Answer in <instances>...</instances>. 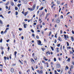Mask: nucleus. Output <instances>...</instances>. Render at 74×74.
Instances as JSON below:
<instances>
[{"instance_id": "1", "label": "nucleus", "mask_w": 74, "mask_h": 74, "mask_svg": "<svg viewBox=\"0 0 74 74\" xmlns=\"http://www.w3.org/2000/svg\"><path fill=\"white\" fill-rule=\"evenodd\" d=\"M36 7V4H34V5L33 6H32V8H28V9L29 10H30L31 11H34V10H35V8Z\"/></svg>"}, {"instance_id": "2", "label": "nucleus", "mask_w": 74, "mask_h": 74, "mask_svg": "<svg viewBox=\"0 0 74 74\" xmlns=\"http://www.w3.org/2000/svg\"><path fill=\"white\" fill-rule=\"evenodd\" d=\"M37 72L38 73V74H42L43 73V71H42V70H41L40 71L38 70L37 71Z\"/></svg>"}, {"instance_id": "3", "label": "nucleus", "mask_w": 74, "mask_h": 74, "mask_svg": "<svg viewBox=\"0 0 74 74\" xmlns=\"http://www.w3.org/2000/svg\"><path fill=\"white\" fill-rule=\"evenodd\" d=\"M56 22L58 23H59L60 22V19L59 18H57L56 19Z\"/></svg>"}, {"instance_id": "4", "label": "nucleus", "mask_w": 74, "mask_h": 74, "mask_svg": "<svg viewBox=\"0 0 74 74\" xmlns=\"http://www.w3.org/2000/svg\"><path fill=\"white\" fill-rule=\"evenodd\" d=\"M60 64H56V68L57 69H59L60 67Z\"/></svg>"}, {"instance_id": "5", "label": "nucleus", "mask_w": 74, "mask_h": 74, "mask_svg": "<svg viewBox=\"0 0 74 74\" xmlns=\"http://www.w3.org/2000/svg\"><path fill=\"white\" fill-rule=\"evenodd\" d=\"M38 45H41V41L39 40L38 42Z\"/></svg>"}, {"instance_id": "6", "label": "nucleus", "mask_w": 74, "mask_h": 74, "mask_svg": "<svg viewBox=\"0 0 74 74\" xmlns=\"http://www.w3.org/2000/svg\"><path fill=\"white\" fill-rule=\"evenodd\" d=\"M11 73H14V68H12L11 69Z\"/></svg>"}, {"instance_id": "7", "label": "nucleus", "mask_w": 74, "mask_h": 74, "mask_svg": "<svg viewBox=\"0 0 74 74\" xmlns=\"http://www.w3.org/2000/svg\"><path fill=\"white\" fill-rule=\"evenodd\" d=\"M10 4L11 5H12V6L14 5V3H13V2H12V1H11V2H10Z\"/></svg>"}, {"instance_id": "8", "label": "nucleus", "mask_w": 74, "mask_h": 74, "mask_svg": "<svg viewBox=\"0 0 74 74\" xmlns=\"http://www.w3.org/2000/svg\"><path fill=\"white\" fill-rule=\"evenodd\" d=\"M28 13L29 12H25V13L24 14L25 16H26V15H27V14H28Z\"/></svg>"}, {"instance_id": "9", "label": "nucleus", "mask_w": 74, "mask_h": 74, "mask_svg": "<svg viewBox=\"0 0 74 74\" xmlns=\"http://www.w3.org/2000/svg\"><path fill=\"white\" fill-rule=\"evenodd\" d=\"M58 40L59 41H62V40L61 39V38L60 37H59Z\"/></svg>"}, {"instance_id": "10", "label": "nucleus", "mask_w": 74, "mask_h": 74, "mask_svg": "<svg viewBox=\"0 0 74 74\" xmlns=\"http://www.w3.org/2000/svg\"><path fill=\"white\" fill-rule=\"evenodd\" d=\"M17 54V52L16 51H15L14 52V55L15 56V58L16 57V54Z\"/></svg>"}, {"instance_id": "11", "label": "nucleus", "mask_w": 74, "mask_h": 74, "mask_svg": "<svg viewBox=\"0 0 74 74\" xmlns=\"http://www.w3.org/2000/svg\"><path fill=\"white\" fill-rule=\"evenodd\" d=\"M73 69V65H71V66L70 71H71V69Z\"/></svg>"}, {"instance_id": "12", "label": "nucleus", "mask_w": 74, "mask_h": 74, "mask_svg": "<svg viewBox=\"0 0 74 74\" xmlns=\"http://www.w3.org/2000/svg\"><path fill=\"white\" fill-rule=\"evenodd\" d=\"M26 26H27V24H25L24 25V27L25 29L26 28Z\"/></svg>"}, {"instance_id": "13", "label": "nucleus", "mask_w": 74, "mask_h": 74, "mask_svg": "<svg viewBox=\"0 0 74 74\" xmlns=\"http://www.w3.org/2000/svg\"><path fill=\"white\" fill-rule=\"evenodd\" d=\"M34 59L35 60H37V57H35L34 58Z\"/></svg>"}, {"instance_id": "14", "label": "nucleus", "mask_w": 74, "mask_h": 74, "mask_svg": "<svg viewBox=\"0 0 74 74\" xmlns=\"http://www.w3.org/2000/svg\"><path fill=\"white\" fill-rule=\"evenodd\" d=\"M0 17H1L3 19H4V17L3 16V15L2 14L0 15Z\"/></svg>"}, {"instance_id": "15", "label": "nucleus", "mask_w": 74, "mask_h": 74, "mask_svg": "<svg viewBox=\"0 0 74 74\" xmlns=\"http://www.w3.org/2000/svg\"><path fill=\"white\" fill-rule=\"evenodd\" d=\"M55 4H53V5H52L51 6V8H53V7H54V6H55Z\"/></svg>"}, {"instance_id": "16", "label": "nucleus", "mask_w": 74, "mask_h": 74, "mask_svg": "<svg viewBox=\"0 0 74 74\" xmlns=\"http://www.w3.org/2000/svg\"><path fill=\"white\" fill-rule=\"evenodd\" d=\"M71 38L72 39V41L73 42V40H74V38H73V37L72 36Z\"/></svg>"}, {"instance_id": "17", "label": "nucleus", "mask_w": 74, "mask_h": 74, "mask_svg": "<svg viewBox=\"0 0 74 74\" xmlns=\"http://www.w3.org/2000/svg\"><path fill=\"white\" fill-rule=\"evenodd\" d=\"M67 49H71V47H67Z\"/></svg>"}, {"instance_id": "18", "label": "nucleus", "mask_w": 74, "mask_h": 74, "mask_svg": "<svg viewBox=\"0 0 74 74\" xmlns=\"http://www.w3.org/2000/svg\"><path fill=\"white\" fill-rule=\"evenodd\" d=\"M9 3H10V2L8 1L7 2V3L5 4L6 5H8L9 4Z\"/></svg>"}, {"instance_id": "19", "label": "nucleus", "mask_w": 74, "mask_h": 74, "mask_svg": "<svg viewBox=\"0 0 74 74\" xmlns=\"http://www.w3.org/2000/svg\"><path fill=\"white\" fill-rule=\"evenodd\" d=\"M43 8H44V7H42L40 9H39V10H43Z\"/></svg>"}, {"instance_id": "20", "label": "nucleus", "mask_w": 74, "mask_h": 74, "mask_svg": "<svg viewBox=\"0 0 74 74\" xmlns=\"http://www.w3.org/2000/svg\"><path fill=\"white\" fill-rule=\"evenodd\" d=\"M0 23L1 24H3V21L1 20H0Z\"/></svg>"}, {"instance_id": "21", "label": "nucleus", "mask_w": 74, "mask_h": 74, "mask_svg": "<svg viewBox=\"0 0 74 74\" xmlns=\"http://www.w3.org/2000/svg\"><path fill=\"white\" fill-rule=\"evenodd\" d=\"M21 5H22L21 4H18V7H20V6H21Z\"/></svg>"}, {"instance_id": "22", "label": "nucleus", "mask_w": 74, "mask_h": 74, "mask_svg": "<svg viewBox=\"0 0 74 74\" xmlns=\"http://www.w3.org/2000/svg\"><path fill=\"white\" fill-rule=\"evenodd\" d=\"M51 49L53 51L54 49H53V47H51V46L50 47Z\"/></svg>"}, {"instance_id": "23", "label": "nucleus", "mask_w": 74, "mask_h": 74, "mask_svg": "<svg viewBox=\"0 0 74 74\" xmlns=\"http://www.w3.org/2000/svg\"><path fill=\"white\" fill-rule=\"evenodd\" d=\"M66 43H67V46H69V43H68V42H66Z\"/></svg>"}, {"instance_id": "24", "label": "nucleus", "mask_w": 74, "mask_h": 74, "mask_svg": "<svg viewBox=\"0 0 74 74\" xmlns=\"http://www.w3.org/2000/svg\"><path fill=\"white\" fill-rule=\"evenodd\" d=\"M56 42H57V40H56V39H55V40H54V43L55 44H56Z\"/></svg>"}, {"instance_id": "25", "label": "nucleus", "mask_w": 74, "mask_h": 74, "mask_svg": "<svg viewBox=\"0 0 74 74\" xmlns=\"http://www.w3.org/2000/svg\"><path fill=\"white\" fill-rule=\"evenodd\" d=\"M69 62H70V58H68V59L67 60Z\"/></svg>"}, {"instance_id": "26", "label": "nucleus", "mask_w": 74, "mask_h": 74, "mask_svg": "<svg viewBox=\"0 0 74 74\" xmlns=\"http://www.w3.org/2000/svg\"><path fill=\"white\" fill-rule=\"evenodd\" d=\"M60 44H59L57 45V47H60Z\"/></svg>"}, {"instance_id": "27", "label": "nucleus", "mask_w": 74, "mask_h": 74, "mask_svg": "<svg viewBox=\"0 0 74 74\" xmlns=\"http://www.w3.org/2000/svg\"><path fill=\"white\" fill-rule=\"evenodd\" d=\"M54 62L56 61V58H54Z\"/></svg>"}, {"instance_id": "28", "label": "nucleus", "mask_w": 74, "mask_h": 74, "mask_svg": "<svg viewBox=\"0 0 74 74\" xmlns=\"http://www.w3.org/2000/svg\"><path fill=\"white\" fill-rule=\"evenodd\" d=\"M4 59L5 60H7V57L5 56L4 57Z\"/></svg>"}, {"instance_id": "29", "label": "nucleus", "mask_w": 74, "mask_h": 74, "mask_svg": "<svg viewBox=\"0 0 74 74\" xmlns=\"http://www.w3.org/2000/svg\"><path fill=\"white\" fill-rule=\"evenodd\" d=\"M52 33V32H50L49 34V36H50L51 35V33Z\"/></svg>"}, {"instance_id": "30", "label": "nucleus", "mask_w": 74, "mask_h": 74, "mask_svg": "<svg viewBox=\"0 0 74 74\" xmlns=\"http://www.w3.org/2000/svg\"><path fill=\"white\" fill-rule=\"evenodd\" d=\"M19 62L21 63V64H23V62H21V61H20V60H19Z\"/></svg>"}, {"instance_id": "31", "label": "nucleus", "mask_w": 74, "mask_h": 74, "mask_svg": "<svg viewBox=\"0 0 74 74\" xmlns=\"http://www.w3.org/2000/svg\"><path fill=\"white\" fill-rule=\"evenodd\" d=\"M64 38H66L67 37V36H66V35H64Z\"/></svg>"}, {"instance_id": "32", "label": "nucleus", "mask_w": 74, "mask_h": 74, "mask_svg": "<svg viewBox=\"0 0 74 74\" xmlns=\"http://www.w3.org/2000/svg\"><path fill=\"white\" fill-rule=\"evenodd\" d=\"M18 12H16V15H18Z\"/></svg>"}, {"instance_id": "33", "label": "nucleus", "mask_w": 74, "mask_h": 74, "mask_svg": "<svg viewBox=\"0 0 74 74\" xmlns=\"http://www.w3.org/2000/svg\"><path fill=\"white\" fill-rule=\"evenodd\" d=\"M57 71H58V72H60V70L57 69Z\"/></svg>"}, {"instance_id": "34", "label": "nucleus", "mask_w": 74, "mask_h": 74, "mask_svg": "<svg viewBox=\"0 0 74 74\" xmlns=\"http://www.w3.org/2000/svg\"><path fill=\"white\" fill-rule=\"evenodd\" d=\"M48 14H47L45 17V19H47V17H48Z\"/></svg>"}, {"instance_id": "35", "label": "nucleus", "mask_w": 74, "mask_h": 74, "mask_svg": "<svg viewBox=\"0 0 74 74\" xmlns=\"http://www.w3.org/2000/svg\"><path fill=\"white\" fill-rule=\"evenodd\" d=\"M60 18H62V19H63V15H61V16L60 17Z\"/></svg>"}, {"instance_id": "36", "label": "nucleus", "mask_w": 74, "mask_h": 74, "mask_svg": "<svg viewBox=\"0 0 74 74\" xmlns=\"http://www.w3.org/2000/svg\"><path fill=\"white\" fill-rule=\"evenodd\" d=\"M15 10L16 11L18 10V8H17V7H15Z\"/></svg>"}, {"instance_id": "37", "label": "nucleus", "mask_w": 74, "mask_h": 74, "mask_svg": "<svg viewBox=\"0 0 74 74\" xmlns=\"http://www.w3.org/2000/svg\"><path fill=\"white\" fill-rule=\"evenodd\" d=\"M66 69L67 70H68V69H69V67L67 66H66Z\"/></svg>"}, {"instance_id": "38", "label": "nucleus", "mask_w": 74, "mask_h": 74, "mask_svg": "<svg viewBox=\"0 0 74 74\" xmlns=\"http://www.w3.org/2000/svg\"><path fill=\"white\" fill-rule=\"evenodd\" d=\"M69 52L71 54H72V53H73V52H72V51H70Z\"/></svg>"}, {"instance_id": "39", "label": "nucleus", "mask_w": 74, "mask_h": 74, "mask_svg": "<svg viewBox=\"0 0 74 74\" xmlns=\"http://www.w3.org/2000/svg\"><path fill=\"white\" fill-rule=\"evenodd\" d=\"M31 32H32V33H34V30H33V29H31Z\"/></svg>"}, {"instance_id": "40", "label": "nucleus", "mask_w": 74, "mask_h": 74, "mask_svg": "<svg viewBox=\"0 0 74 74\" xmlns=\"http://www.w3.org/2000/svg\"><path fill=\"white\" fill-rule=\"evenodd\" d=\"M57 3L58 4H60V2H59V1H57Z\"/></svg>"}, {"instance_id": "41", "label": "nucleus", "mask_w": 74, "mask_h": 74, "mask_svg": "<svg viewBox=\"0 0 74 74\" xmlns=\"http://www.w3.org/2000/svg\"><path fill=\"white\" fill-rule=\"evenodd\" d=\"M57 34H55V37H56V38H57Z\"/></svg>"}, {"instance_id": "42", "label": "nucleus", "mask_w": 74, "mask_h": 74, "mask_svg": "<svg viewBox=\"0 0 74 74\" xmlns=\"http://www.w3.org/2000/svg\"><path fill=\"white\" fill-rule=\"evenodd\" d=\"M31 61H32H32H33V62H34V60L33 59V58H31Z\"/></svg>"}, {"instance_id": "43", "label": "nucleus", "mask_w": 74, "mask_h": 74, "mask_svg": "<svg viewBox=\"0 0 74 74\" xmlns=\"http://www.w3.org/2000/svg\"><path fill=\"white\" fill-rule=\"evenodd\" d=\"M32 36L34 37H35V35H34V34H32Z\"/></svg>"}, {"instance_id": "44", "label": "nucleus", "mask_w": 74, "mask_h": 74, "mask_svg": "<svg viewBox=\"0 0 74 74\" xmlns=\"http://www.w3.org/2000/svg\"><path fill=\"white\" fill-rule=\"evenodd\" d=\"M6 41H7V42H9V41H10V39L7 40H6Z\"/></svg>"}, {"instance_id": "45", "label": "nucleus", "mask_w": 74, "mask_h": 74, "mask_svg": "<svg viewBox=\"0 0 74 74\" xmlns=\"http://www.w3.org/2000/svg\"><path fill=\"white\" fill-rule=\"evenodd\" d=\"M3 41V39H1L0 40V42H2Z\"/></svg>"}, {"instance_id": "46", "label": "nucleus", "mask_w": 74, "mask_h": 74, "mask_svg": "<svg viewBox=\"0 0 74 74\" xmlns=\"http://www.w3.org/2000/svg\"><path fill=\"white\" fill-rule=\"evenodd\" d=\"M72 64H73V65H74V61H72Z\"/></svg>"}, {"instance_id": "47", "label": "nucleus", "mask_w": 74, "mask_h": 74, "mask_svg": "<svg viewBox=\"0 0 74 74\" xmlns=\"http://www.w3.org/2000/svg\"><path fill=\"white\" fill-rule=\"evenodd\" d=\"M12 65L13 66H16V64H13Z\"/></svg>"}, {"instance_id": "48", "label": "nucleus", "mask_w": 74, "mask_h": 74, "mask_svg": "<svg viewBox=\"0 0 74 74\" xmlns=\"http://www.w3.org/2000/svg\"><path fill=\"white\" fill-rule=\"evenodd\" d=\"M57 16H58V14H55V17L56 18L57 17Z\"/></svg>"}, {"instance_id": "49", "label": "nucleus", "mask_w": 74, "mask_h": 74, "mask_svg": "<svg viewBox=\"0 0 74 74\" xmlns=\"http://www.w3.org/2000/svg\"><path fill=\"white\" fill-rule=\"evenodd\" d=\"M34 53L32 54V56H33V57H34Z\"/></svg>"}, {"instance_id": "50", "label": "nucleus", "mask_w": 74, "mask_h": 74, "mask_svg": "<svg viewBox=\"0 0 74 74\" xmlns=\"http://www.w3.org/2000/svg\"><path fill=\"white\" fill-rule=\"evenodd\" d=\"M19 30H20V31H21L22 29L21 28H19Z\"/></svg>"}, {"instance_id": "51", "label": "nucleus", "mask_w": 74, "mask_h": 74, "mask_svg": "<svg viewBox=\"0 0 74 74\" xmlns=\"http://www.w3.org/2000/svg\"><path fill=\"white\" fill-rule=\"evenodd\" d=\"M24 12H24V11H23L21 13L23 14V15H24V14H25Z\"/></svg>"}, {"instance_id": "52", "label": "nucleus", "mask_w": 74, "mask_h": 74, "mask_svg": "<svg viewBox=\"0 0 74 74\" xmlns=\"http://www.w3.org/2000/svg\"><path fill=\"white\" fill-rule=\"evenodd\" d=\"M40 12V11L39 10H38L37 11V15H38V14H39V12Z\"/></svg>"}, {"instance_id": "53", "label": "nucleus", "mask_w": 74, "mask_h": 74, "mask_svg": "<svg viewBox=\"0 0 74 74\" xmlns=\"http://www.w3.org/2000/svg\"><path fill=\"white\" fill-rule=\"evenodd\" d=\"M44 14V13H42V14H41L40 15V17H41V16L42 15H43V14Z\"/></svg>"}, {"instance_id": "54", "label": "nucleus", "mask_w": 74, "mask_h": 74, "mask_svg": "<svg viewBox=\"0 0 74 74\" xmlns=\"http://www.w3.org/2000/svg\"><path fill=\"white\" fill-rule=\"evenodd\" d=\"M8 51H10V47H8Z\"/></svg>"}, {"instance_id": "55", "label": "nucleus", "mask_w": 74, "mask_h": 74, "mask_svg": "<svg viewBox=\"0 0 74 74\" xmlns=\"http://www.w3.org/2000/svg\"><path fill=\"white\" fill-rule=\"evenodd\" d=\"M5 8L6 9H8V7L7 6H6Z\"/></svg>"}, {"instance_id": "56", "label": "nucleus", "mask_w": 74, "mask_h": 74, "mask_svg": "<svg viewBox=\"0 0 74 74\" xmlns=\"http://www.w3.org/2000/svg\"><path fill=\"white\" fill-rule=\"evenodd\" d=\"M7 30H5V32H4V33H7Z\"/></svg>"}, {"instance_id": "57", "label": "nucleus", "mask_w": 74, "mask_h": 74, "mask_svg": "<svg viewBox=\"0 0 74 74\" xmlns=\"http://www.w3.org/2000/svg\"><path fill=\"white\" fill-rule=\"evenodd\" d=\"M61 8H60L59 10V12H60V11H61Z\"/></svg>"}, {"instance_id": "58", "label": "nucleus", "mask_w": 74, "mask_h": 74, "mask_svg": "<svg viewBox=\"0 0 74 74\" xmlns=\"http://www.w3.org/2000/svg\"><path fill=\"white\" fill-rule=\"evenodd\" d=\"M70 12H68L66 14V15H69V14H70Z\"/></svg>"}, {"instance_id": "59", "label": "nucleus", "mask_w": 74, "mask_h": 74, "mask_svg": "<svg viewBox=\"0 0 74 74\" xmlns=\"http://www.w3.org/2000/svg\"><path fill=\"white\" fill-rule=\"evenodd\" d=\"M9 30V28H6V30L7 31V30Z\"/></svg>"}, {"instance_id": "60", "label": "nucleus", "mask_w": 74, "mask_h": 74, "mask_svg": "<svg viewBox=\"0 0 74 74\" xmlns=\"http://www.w3.org/2000/svg\"><path fill=\"white\" fill-rule=\"evenodd\" d=\"M38 7H39V6H37L36 8H37V10H38Z\"/></svg>"}, {"instance_id": "61", "label": "nucleus", "mask_w": 74, "mask_h": 74, "mask_svg": "<svg viewBox=\"0 0 74 74\" xmlns=\"http://www.w3.org/2000/svg\"><path fill=\"white\" fill-rule=\"evenodd\" d=\"M72 33H73V34H74V31L73 30H72Z\"/></svg>"}, {"instance_id": "62", "label": "nucleus", "mask_w": 74, "mask_h": 74, "mask_svg": "<svg viewBox=\"0 0 74 74\" xmlns=\"http://www.w3.org/2000/svg\"><path fill=\"white\" fill-rule=\"evenodd\" d=\"M1 49H3V47H1Z\"/></svg>"}, {"instance_id": "63", "label": "nucleus", "mask_w": 74, "mask_h": 74, "mask_svg": "<svg viewBox=\"0 0 74 74\" xmlns=\"http://www.w3.org/2000/svg\"><path fill=\"white\" fill-rule=\"evenodd\" d=\"M3 32H3V31H1V34H3Z\"/></svg>"}, {"instance_id": "64", "label": "nucleus", "mask_w": 74, "mask_h": 74, "mask_svg": "<svg viewBox=\"0 0 74 74\" xmlns=\"http://www.w3.org/2000/svg\"><path fill=\"white\" fill-rule=\"evenodd\" d=\"M23 38H24L23 36H22V38H21L22 39V40H23Z\"/></svg>"}]
</instances>
